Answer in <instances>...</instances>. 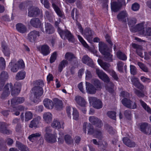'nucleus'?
<instances>
[{
	"label": "nucleus",
	"instance_id": "obj_1",
	"mask_svg": "<svg viewBox=\"0 0 151 151\" xmlns=\"http://www.w3.org/2000/svg\"><path fill=\"white\" fill-rule=\"evenodd\" d=\"M31 93L33 96L31 97V99L34 103H37L40 101L39 98L43 94V90L40 86H35L32 89Z\"/></svg>",
	"mask_w": 151,
	"mask_h": 151
},
{
	"label": "nucleus",
	"instance_id": "obj_2",
	"mask_svg": "<svg viewBox=\"0 0 151 151\" xmlns=\"http://www.w3.org/2000/svg\"><path fill=\"white\" fill-rule=\"evenodd\" d=\"M76 24L78 28L79 29L80 32L82 34H83V29L81 25L78 22H76ZM94 32L92 31L90 28H86L84 31L83 35L84 37L89 42L91 41L93 38V35L94 34Z\"/></svg>",
	"mask_w": 151,
	"mask_h": 151
},
{
	"label": "nucleus",
	"instance_id": "obj_3",
	"mask_svg": "<svg viewBox=\"0 0 151 151\" xmlns=\"http://www.w3.org/2000/svg\"><path fill=\"white\" fill-rule=\"evenodd\" d=\"M88 99L89 103L92 104L94 108L99 109L102 108L103 103L99 99L94 97H89Z\"/></svg>",
	"mask_w": 151,
	"mask_h": 151
},
{
	"label": "nucleus",
	"instance_id": "obj_4",
	"mask_svg": "<svg viewBox=\"0 0 151 151\" xmlns=\"http://www.w3.org/2000/svg\"><path fill=\"white\" fill-rule=\"evenodd\" d=\"M139 129L145 134H151V125L146 122L142 123L139 124Z\"/></svg>",
	"mask_w": 151,
	"mask_h": 151
},
{
	"label": "nucleus",
	"instance_id": "obj_5",
	"mask_svg": "<svg viewBox=\"0 0 151 151\" xmlns=\"http://www.w3.org/2000/svg\"><path fill=\"white\" fill-rule=\"evenodd\" d=\"M89 120L91 123L95 125L96 127L101 128L103 126L101 121L96 116H90L89 117Z\"/></svg>",
	"mask_w": 151,
	"mask_h": 151
},
{
	"label": "nucleus",
	"instance_id": "obj_6",
	"mask_svg": "<svg viewBox=\"0 0 151 151\" xmlns=\"http://www.w3.org/2000/svg\"><path fill=\"white\" fill-rule=\"evenodd\" d=\"M9 124L4 122H0V132L7 135H10L12 134L11 130L7 128Z\"/></svg>",
	"mask_w": 151,
	"mask_h": 151
},
{
	"label": "nucleus",
	"instance_id": "obj_7",
	"mask_svg": "<svg viewBox=\"0 0 151 151\" xmlns=\"http://www.w3.org/2000/svg\"><path fill=\"white\" fill-rule=\"evenodd\" d=\"M86 129H88V134H94L95 130H94L93 126L89 123L85 122L83 124V130L85 133H86Z\"/></svg>",
	"mask_w": 151,
	"mask_h": 151
},
{
	"label": "nucleus",
	"instance_id": "obj_8",
	"mask_svg": "<svg viewBox=\"0 0 151 151\" xmlns=\"http://www.w3.org/2000/svg\"><path fill=\"white\" fill-rule=\"evenodd\" d=\"M40 53L44 56L48 55L50 52V49L47 45H44L37 47Z\"/></svg>",
	"mask_w": 151,
	"mask_h": 151
},
{
	"label": "nucleus",
	"instance_id": "obj_9",
	"mask_svg": "<svg viewBox=\"0 0 151 151\" xmlns=\"http://www.w3.org/2000/svg\"><path fill=\"white\" fill-rule=\"evenodd\" d=\"M96 72L98 76L104 81H108L109 78L107 75L102 70L98 68H95Z\"/></svg>",
	"mask_w": 151,
	"mask_h": 151
},
{
	"label": "nucleus",
	"instance_id": "obj_10",
	"mask_svg": "<svg viewBox=\"0 0 151 151\" xmlns=\"http://www.w3.org/2000/svg\"><path fill=\"white\" fill-rule=\"evenodd\" d=\"M82 61L83 63L92 68L95 67V65L92 60L87 55H84L82 58Z\"/></svg>",
	"mask_w": 151,
	"mask_h": 151
},
{
	"label": "nucleus",
	"instance_id": "obj_11",
	"mask_svg": "<svg viewBox=\"0 0 151 151\" xmlns=\"http://www.w3.org/2000/svg\"><path fill=\"white\" fill-rule=\"evenodd\" d=\"M40 13V11L38 8L36 7H31L29 9L28 15L29 17H36Z\"/></svg>",
	"mask_w": 151,
	"mask_h": 151
},
{
	"label": "nucleus",
	"instance_id": "obj_12",
	"mask_svg": "<svg viewBox=\"0 0 151 151\" xmlns=\"http://www.w3.org/2000/svg\"><path fill=\"white\" fill-rule=\"evenodd\" d=\"M40 36L39 31L33 30L29 33L28 35V39L31 42H33L36 40L37 36Z\"/></svg>",
	"mask_w": 151,
	"mask_h": 151
},
{
	"label": "nucleus",
	"instance_id": "obj_13",
	"mask_svg": "<svg viewBox=\"0 0 151 151\" xmlns=\"http://www.w3.org/2000/svg\"><path fill=\"white\" fill-rule=\"evenodd\" d=\"M128 14L126 11H121L117 16V18L119 21L124 22H127L126 19L127 18Z\"/></svg>",
	"mask_w": 151,
	"mask_h": 151
},
{
	"label": "nucleus",
	"instance_id": "obj_14",
	"mask_svg": "<svg viewBox=\"0 0 151 151\" xmlns=\"http://www.w3.org/2000/svg\"><path fill=\"white\" fill-rule=\"evenodd\" d=\"M25 101L24 97H17L13 98L11 100V105L14 106L23 103Z\"/></svg>",
	"mask_w": 151,
	"mask_h": 151
},
{
	"label": "nucleus",
	"instance_id": "obj_15",
	"mask_svg": "<svg viewBox=\"0 0 151 151\" xmlns=\"http://www.w3.org/2000/svg\"><path fill=\"white\" fill-rule=\"evenodd\" d=\"M30 24L31 26L36 28L40 27L42 24L40 19L37 18L32 19L30 21Z\"/></svg>",
	"mask_w": 151,
	"mask_h": 151
},
{
	"label": "nucleus",
	"instance_id": "obj_16",
	"mask_svg": "<svg viewBox=\"0 0 151 151\" xmlns=\"http://www.w3.org/2000/svg\"><path fill=\"white\" fill-rule=\"evenodd\" d=\"M132 84L140 90H142L144 89V86L141 84L138 78L134 77L131 79Z\"/></svg>",
	"mask_w": 151,
	"mask_h": 151
},
{
	"label": "nucleus",
	"instance_id": "obj_17",
	"mask_svg": "<svg viewBox=\"0 0 151 151\" xmlns=\"http://www.w3.org/2000/svg\"><path fill=\"white\" fill-rule=\"evenodd\" d=\"M2 51L4 55L7 57H9L11 54V50L7 45L4 42H2L1 44Z\"/></svg>",
	"mask_w": 151,
	"mask_h": 151
},
{
	"label": "nucleus",
	"instance_id": "obj_18",
	"mask_svg": "<svg viewBox=\"0 0 151 151\" xmlns=\"http://www.w3.org/2000/svg\"><path fill=\"white\" fill-rule=\"evenodd\" d=\"M54 106L57 110H61L63 107L62 101L58 98H54L53 100Z\"/></svg>",
	"mask_w": 151,
	"mask_h": 151
},
{
	"label": "nucleus",
	"instance_id": "obj_19",
	"mask_svg": "<svg viewBox=\"0 0 151 151\" xmlns=\"http://www.w3.org/2000/svg\"><path fill=\"white\" fill-rule=\"evenodd\" d=\"M65 58L67 60H68L69 61L74 60L75 63L76 64V65L77 66V65L78 64V62L76 57L73 54L70 52H67L65 55Z\"/></svg>",
	"mask_w": 151,
	"mask_h": 151
},
{
	"label": "nucleus",
	"instance_id": "obj_20",
	"mask_svg": "<svg viewBox=\"0 0 151 151\" xmlns=\"http://www.w3.org/2000/svg\"><path fill=\"white\" fill-rule=\"evenodd\" d=\"M86 90L88 93L94 94L96 91V89L94 86L89 83L86 82Z\"/></svg>",
	"mask_w": 151,
	"mask_h": 151
},
{
	"label": "nucleus",
	"instance_id": "obj_21",
	"mask_svg": "<svg viewBox=\"0 0 151 151\" xmlns=\"http://www.w3.org/2000/svg\"><path fill=\"white\" fill-rule=\"evenodd\" d=\"M145 22H142L137 24L133 28V31L135 32H139L142 35V32L144 31L145 27L144 26Z\"/></svg>",
	"mask_w": 151,
	"mask_h": 151
},
{
	"label": "nucleus",
	"instance_id": "obj_22",
	"mask_svg": "<svg viewBox=\"0 0 151 151\" xmlns=\"http://www.w3.org/2000/svg\"><path fill=\"white\" fill-rule=\"evenodd\" d=\"M75 100L79 105L78 107H86V102L83 98L80 96H76L75 98Z\"/></svg>",
	"mask_w": 151,
	"mask_h": 151
},
{
	"label": "nucleus",
	"instance_id": "obj_23",
	"mask_svg": "<svg viewBox=\"0 0 151 151\" xmlns=\"http://www.w3.org/2000/svg\"><path fill=\"white\" fill-rule=\"evenodd\" d=\"M43 102L45 106L47 109H52L54 106L53 102L49 99H45Z\"/></svg>",
	"mask_w": 151,
	"mask_h": 151
},
{
	"label": "nucleus",
	"instance_id": "obj_24",
	"mask_svg": "<svg viewBox=\"0 0 151 151\" xmlns=\"http://www.w3.org/2000/svg\"><path fill=\"white\" fill-rule=\"evenodd\" d=\"M99 45V50L102 54L109 51V49L106 44L101 42H100Z\"/></svg>",
	"mask_w": 151,
	"mask_h": 151
},
{
	"label": "nucleus",
	"instance_id": "obj_25",
	"mask_svg": "<svg viewBox=\"0 0 151 151\" xmlns=\"http://www.w3.org/2000/svg\"><path fill=\"white\" fill-rule=\"evenodd\" d=\"M41 119V117L40 116H38L30 122L29 125V127L32 128L33 127H37Z\"/></svg>",
	"mask_w": 151,
	"mask_h": 151
},
{
	"label": "nucleus",
	"instance_id": "obj_26",
	"mask_svg": "<svg viewBox=\"0 0 151 151\" xmlns=\"http://www.w3.org/2000/svg\"><path fill=\"white\" fill-rule=\"evenodd\" d=\"M65 39H67L69 42H73L74 41V38L73 35L68 30L65 31L64 34Z\"/></svg>",
	"mask_w": 151,
	"mask_h": 151
},
{
	"label": "nucleus",
	"instance_id": "obj_27",
	"mask_svg": "<svg viewBox=\"0 0 151 151\" xmlns=\"http://www.w3.org/2000/svg\"><path fill=\"white\" fill-rule=\"evenodd\" d=\"M45 32L47 34H51L54 32V27L50 23H45Z\"/></svg>",
	"mask_w": 151,
	"mask_h": 151
},
{
	"label": "nucleus",
	"instance_id": "obj_28",
	"mask_svg": "<svg viewBox=\"0 0 151 151\" xmlns=\"http://www.w3.org/2000/svg\"><path fill=\"white\" fill-rule=\"evenodd\" d=\"M17 30L20 33H23L26 32L27 28L23 24L19 23L16 25Z\"/></svg>",
	"mask_w": 151,
	"mask_h": 151
},
{
	"label": "nucleus",
	"instance_id": "obj_29",
	"mask_svg": "<svg viewBox=\"0 0 151 151\" xmlns=\"http://www.w3.org/2000/svg\"><path fill=\"white\" fill-rule=\"evenodd\" d=\"M124 143L127 146L132 147L135 146L136 144L134 142L132 141L127 137H124L123 139Z\"/></svg>",
	"mask_w": 151,
	"mask_h": 151
},
{
	"label": "nucleus",
	"instance_id": "obj_30",
	"mask_svg": "<svg viewBox=\"0 0 151 151\" xmlns=\"http://www.w3.org/2000/svg\"><path fill=\"white\" fill-rule=\"evenodd\" d=\"M98 62L99 65L104 70L106 71L109 70V68L110 66V64L106 62H104L101 59H99Z\"/></svg>",
	"mask_w": 151,
	"mask_h": 151
},
{
	"label": "nucleus",
	"instance_id": "obj_31",
	"mask_svg": "<svg viewBox=\"0 0 151 151\" xmlns=\"http://www.w3.org/2000/svg\"><path fill=\"white\" fill-rule=\"evenodd\" d=\"M9 78V75L7 72L5 71H2L0 75V81L4 83Z\"/></svg>",
	"mask_w": 151,
	"mask_h": 151
},
{
	"label": "nucleus",
	"instance_id": "obj_32",
	"mask_svg": "<svg viewBox=\"0 0 151 151\" xmlns=\"http://www.w3.org/2000/svg\"><path fill=\"white\" fill-rule=\"evenodd\" d=\"M51 127L55 129H59L61 128L60 121L58 119H54L51 124Z\"/></svg>",
	"mask_w": 151,
	"mask_h": 151
},
{
	"label": "nucleus",
	"instance_id": "obj_33",
	"mask_svg": "<svg viewBox=\"0 0 151 151\" xmlns=\"http://www.w3.org/2000/svg\"><path fill=\"white\" fill-rule=\"evenodd\" d=\"M45 138L46 141L49 143H53L56 141V136L55 134H49L48 138L45 136Z\"/></svg>",
	"mask_w": 151,
	"mask_h": 151
},
{
	"label": "nucleus",
	"instance_id": "obj_34",
	"mask_svg": "<svg viewBox=\"0 0 151 151\" xmlns=\"http://www.w3.org/2000/svg\"><path fill=\"white\" fill-rule=\"evenodd\" d=\"M16 146L21 151H29L28 147L19 141H17Z\"/></svg>",
	"mask_w": 151,
	"mask_h": 151
},
{
	"label": "nucleus",
	"instance_id": "obj_35",
	"mask_svg": "<svg viewBox=\"0 0 151 151\" xmlns=\"http://www.w3.org/2000/svg\"><path fill=\"white\" fill-rule=\"evenodd\" d=\"M43 118L45 121L47 123L50 122L52 119V115L49 112L45 113L43 115Z\"/></svg>",
	"mask_w": 151,
	"mask_h": 151
},
{
	"label": "nucleus",
	"instance_id": "obj_36",
	"mask_svg": "<svg viewBox=\"0 0 151 151\" xmlns=\"http://www.w3.org/2000/svg\"><path fill=\"white\" fill-rule=\"evenodd\" d=\"M15 60H13L9 63V65L11 67V71L13 72H16L19 69L17 66V64L15 62Z\"/></svg>",
	"mask_w": 151,
	"mask_h": 151
},
{
	"label": "nucleus",
	"instance_id": "obj_37",
	"mask_svg": "<svg viewBox=\"0 0 151 151\" xmlns=\"http://www.w3.org/2000/svg\"><path fill=\"white\" fill-rule=\"evenodd\" d=\"M111 6L112 10L115 12H117L121 7V5L120 4L115 2H112Z\"/></svg>",
	"mask_w": 151,
	"mask_h": 151
},
{
	"label": "nucleus",
	"instance_id": "obj_38",
	"mask_svg": "<svg viewBox=\"0 0 151 151\" xmlns=\"http://www.w3.org/2000/svg\"><path fill=\"white\" fill-rule=\"evenodd\" d=\"M68 63V62L67 60H63L61 61L58 66V71L61 72L63 69L65 67V66L67 65Z\"/></svg>",
	"mask_w": 151,
	"mask_h": 151
},
{
	"label": "nucleus",
	"instance_id": "obj_39",
	"mask_svg": "<svg viewBox=\"0 0 151 151\" xmlns=\"http://www.w3.org/2000/svg\"><path fill=\"white\" fill-rule=\"evenodd\" d=\"M142 35L147 38L151 39V27H148L146 28L145 30L142 32Z\"/></svg>",
	"mask_w": 151,
	"mask_h": 151
},
{
	"label": "nucleus",
	"instance_id": "obj_40",
	"mask_svg": "<svg viewBox=\"0 0 151 151\" xmlns=\"http://www.w3.org/2000/svg\"><path fill=\"white\" fill-rule=\"evenodd\" d=\"M52 6L57 15L60 17H63V12L54 3H52Z\"/></svg>",
	"mask_w": 151,
	"mask_h": 151
},
{
	"label": "nucleus",
	"instance_id": "obj_41",
	"mask_svg": "<svg viewBox=\"0 0 151 151\" xmlns=\"http://www.w3.org/2000/svg\"><path fill=\"white\" fill-rule=\"evenodd\" d=\"M25 72L24 71H19L17 74L15 79L17 80H22L25 78Z\"/></svg>",
	"mask_w": 151,
	"mask_h": 151
},
{
	"label": "nucleus",
	"instance_id": "obj_42",
	"mask_svg": "<svg viewBox=\"0 0 151 151\" xmlns=\"http://www.w3.org/2000/svg\"><path fill=\"white\" fill-rule=\"evenodd\" d=\"M102 54L104 56V59L105 60L109 62L112 61V55L109 51H107Z\"/></svg>",
	"mask_w": 151,
	"mask_h": 151
},
{
	"label": "nucleus",
	"instance_id": "obj_43",
	"mask_svg": "<svg viewBox=\"0 0 151 151\" xmlns=\"http://www.w3.org/2000/svg\"><path fill=\"white\" fill-rule=\"evenodd\" d=\"M64 139L65 143L68 145H70L73 143V139L69 135H65L64 137Z\"/></svg>",
	"mask_w": 151,
	"mask_h": 151
},
{
	"label": "nucleus",
	"instance_id": "obj_44",
	"mask_svg": "<svg viewBox=\"0 0 151 151\" xmlns=\"http://www.w3.org/2000/svg\"><path fill=\"white\" fill-rule=\"evenodd\" d=\"M117 57L119 59L122 60H127V57L125 54L122 52L119 51L116 53Z\"/></svg>",
	"mask_w": 151,
	"mask_h": 151
},
{
	"label": "nucleus",
	"instance_id": "obj_45",
	"mask_svg": "<svg viewBox=\"0 0 151 151\" xmlns=\"http://www.w3.org/2000/svg\"><path fill=\"white\" fill-rule=\"evenodd\" d=\"M94 135L96 137L99 139H101L103 138L102 132L100 129H96L94 132Z\"/></svg>",
	"mask_w": 151,
	"mask_h": 151
},
{
	"label": "nucleus",
	"instance_id": "obj_46",
	"mask_svg": "<svg viewBox=\"0 0 151 151\" xmlns=\"http://www.w3.org/2000/svg\"><path fill=\"white\" fill-rule=\"evenodd\" d=\"M140 103L143 108L148 113L151 114V109L147 104L142 100H140Z\"/></svg>",
	"mask_w": 151,
	"mask_h": 151
},
{
	"label": "nucleus",
	"instance_id": "obj_47",
	"mask_svg": "<svg viewBox=\"0 0 151 151\" xmlns=\"http://www.w3.org/2000/svg\"><path fill=\"white\" fill-rule=\"evenodd\" d=\"M127 19L128 25L131 27H132L137 23V20L134 18H127Z\"/></svg>",
	"mask_w": 151,
	"mask_h": 151
},
{
	"label": "nucleus",
	"instance_id": "obj_48",
	"mask_svg": "<svg viewBox=\"0 0 151 151\" xmlns=\"http://www.w3.org/2000/svg\"><path fill=\"white\" fill-rule=\"evenodd\" d=\"M124 63L122 61H119L117 63V68L118 70L121 72L123 71V67Z\"/></svg>",
	"mask_w": 151,
	"mask_h": 151
},
{
	"label": "nucleus",
	"instance_id": "obj_49",
	"mask_svg": "<svg viewBox=\"0 0 151 151\" xmlns=\"http://www.w3.org/2000/svg\"><path fill=\"white\" fill-rule=\"evenodd\" d=\"M13 87L12 83H7L4 87V90L7 91V92H9V93H10V91H11Z\"/></svg>",
	"mask_w": 151,
	"mask_h": 151
},
{
	"label": "nucleus",
	"instance_id": "obj_50",
	"mask_svg": "<svg viewBox=\"0 0 151 151\" xmlns=\"http://www.w3.org/2000/svg\"><path fill=\"white\" fill-rule=\"evenodd\" d=\"M108 145L107 143L104 141H102V142H99V147L102 149L103 150H106L105 148H106Z\"/></svg>",
	"mask_w": 151,
	"mask_h": 151
},
{
	"label": "nucleus",
	"instance_id": "obj_51",
	"mask_svg": "<svg viewBox=\"0 0 151 151\" xmlns=\"http://www.w3.org/2000/svg\"><path fill=\"white\" fill-rule=\"evenodd\" d=\"M137 65L144 72H147L148 71L147 68L144 64L142 63L138 62L137 63Z\"/></svg>",
	"mask_w": 151,
	"mask_h": 151
},
{
	"label": "nucleus",
	"instance_id": "obj_52",
	"mask_svg": "<svg viewBox=\"0 0 151 151\" xmlns=\"http://www.w3.org/2000/svg\"><path fill=\"white\" fill-rule=\"evenodd\" d=\"M15 63L17 64V66L19 69L23 68L25 67L24 62L22 59L19 60L17 62Z\"/></svg>",
	"mask_w": 151,
	"mask_h": 151
},
{
	"label": "nucleus",
	"instance_id": "obj_53",
	"mask_svg": "<svg viewBox=\"0 0 151 151\" xmlns=\"http://www.w3.org/2000/svg\"><path fill=\"white\" fill-rule=\"evenodd\" d=\"M41 136V134L39 133H35L30 135L28 137V139L30 140H31L34 138H37Z\"/></svg>",
	"mask_w": 151,
	"mask_h": 151
},
{
	"label": "nucleus",
	"instance_id": "obj_54",
	"mask_svg": "<svg viewBox=\"0 0 151 151\" xmlns=\"http://www.w3.org/2000/svg\"><path fill=\"white\" fill-rule=\"evenodd\" d=\"M7 147L6 145L3 144L2 140L0 139V150L1 151H6Z\"/></svg>",
	"mask_w": 151,
	"mask_h": 151
},
{
	"label": "nucleus",
	"instance_id": "obj_55",
	"mask_svg": "<svg viewBox=\"0 0 151 151\" xmlns=\"http://www.w3.org/2000/svg\"><path fill=\"white\" fill-rule=\"evenodd\" d=\"M32 114L30 111L27 112L25 114V121H27L32 119Z\"/></svg>",
	"mask_w": 151,
	"mask_h": 151
},
{
	"label": "nucleus",
	"instance_id": "obj_56",
	"mask_svg": "<svg viewBox=\"0 0 151 151\" xmlns=\"http://www.w3.org/2000/svg\"><path fill=\"white\" fill-rule=\"evenodd\" d=\"M45 18H47L48 20L51 19L53 16L52 13L51 11H46L45 12Z\"/></svg>",
	"mask_w": 151,
	"mask_h": 151
},
{
	"label": "nucleus",
	"instance_id": "obj_57",
	"mask_svg": "<svg viewBox=\"0 0 151 151\" xmlns=\"http://www.w3.org/2000/svg\"><path fill=\"white\" fill-rule=\"evenodd\" d=\"M126 107L128 108H130L131 109H135L137 106V105L135 102L131 101L129 104L125 105Z\"/></svg>",
	"mask_w": 151,
	"mask_h": 151
},
{
	"label": "nucleus",
	"instance_id": "obj_58",
	"mask_svg": "<svg viewBox=\"0 0 151 151\" xmlns=\"http://www.w3.org/2000/svg\"><path fill=\"white\" fill-rule=\"evenodd\" d=\"M78 38L80 41L81 42V43L86 48H88L89 46L86 43L85 41L84 40L82 37H81L80 35H77Z\"/></svg>",
	"mask_w": 151,
	"mask_h": 151
},
{
	"label": "nucleus",
	"instance_id": "obj_59",
	"mask_svg": "<svg viewBox=\"0 0 151 151\" xmlns=\"http://www.w3.org/2000/svg\"><path fill=\"white\" fill-rule=\"evenodd\" d=\"M116 112L112 111H109L107 113L108 117L114 120H116Z\"/></svg>",
	"mask_w": 151,
	"mask_h": 151
},
{
	"label": "nucleus",
	"instance_id": "obj_60",
	"mask_svg": "<svg viewBox=\"0 0 151 151\" xmlns=\"http://www.w3.org/2000/svg\"><path fill=\"white\" fill-rule=\"evenodd\" d=\"M52 128L50 127H47L45 128V136H46L47 138H48L49 134H51V133L52 132Z\"/></svg>",
	"mask_w": 151,
	"mask_h": 151
},
{
	"label": "nucleus",
	"instance_id": "obj_61",
	"mask_svg": "<svg viewBox=\"0 0 151 151\" xmlns=\"http://www.w3.org/2000/svg\"><path fill=\"white\" fill-rule=\"evenodd\" d=\"M140 7V5L139 4L137 3H135L133 4L132 6V9L134 11H138Z\"/></svg>",
	"mask_w": 151,
	"mask_h": 151
},
{
	"label": "nucleus",
	"instance_id": "obj_62",
	"mask_svg": "<svg viewBox=\"0 0 151 151\" xmlns=\"http://www.w3.org/2000/svg\"><path fill=\"white\" fill-rule=\"evenodd\" d=\"M11 91V94L12 96L17 95L19 94L20 91L19 90H17V89L13 87Z\"/></svg>",
	"mask_w": 151,
	"mask_h": 151
},
{
	"label": "nucleus",
	"instance_id": "obj_63",
	"mask_svg": "<svg viewBox=\"0 0 151 151\" xmlns=\"http://www.w3.org/2000/svg\"><path fill=\"white\" fill-rule=\"evenodd\" d=\"M41 2L44 5V7L47 8L49 9L50 7V3L48 0H40Z\"/></svg>",
	"mask_w": 151,
	"mask_h": 151
},
{
	"label": "nucleus",
	"instance_id": "obj_64",
	"mask_svg": "<svg viewBox=\"0 0 151 151\" xmlns=\"http://www.w3.org/2000/svg\"><path fill=\"white\" fill-rule=\"evenodd\" d=\"M57 52H54L51 55L50 60V62L51 63H52L54 62L56 59Z\"/></svg>",
	"mask_w": 151,
	"mask_h": 151
}]
</instances>
